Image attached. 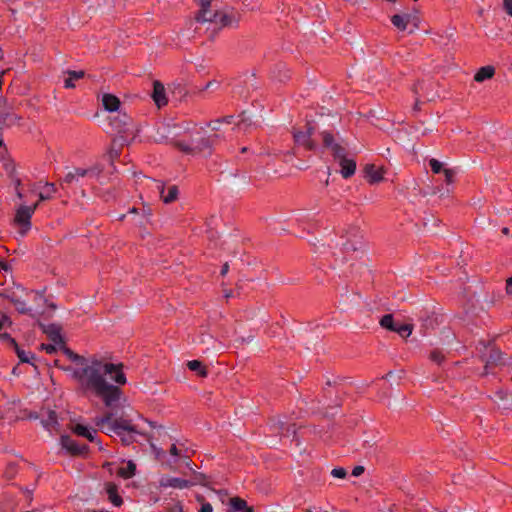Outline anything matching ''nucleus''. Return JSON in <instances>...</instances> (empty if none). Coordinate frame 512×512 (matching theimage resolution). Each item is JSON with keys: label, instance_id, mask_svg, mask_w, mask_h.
<instances>
[{"label": "nucleus", "instance_id": "1", "mask_svg": "<svg viewBox=\"0 0 512 512\" xmlns=\"http://www.w3.org/2000/svg\"><path fill=\"white\" fill-rule=\"evenodd\" d=\"M122 364H113L102 360L94 359L90 364L73 371V378L77 382V392L82 396H95L102 400L108 408L118 405L123 391L120 387L109 384L106 376L109 374L112 379L120 385L126 383V376Z\"/></svg>", "mask_w": 512, "mask_h": 512}, {"label": "nucleus", "instance_id": "2", "mask_svg": "<svg viewBox=\"0 0 512 512\" xmlns=\"http://www.w3.org/2000/svg\"><path fill=\"white\" fill-rule=\"evenodd\" d=\"M102 424H109L110 430L119 436H122V432L135 433L136 426L132 424L131 420L123 417L113 419V414L107 412L101 419Z\"/></svg>", "mask_w": 512, "mask_h": 512}, {"label": "nucleus", "instance_id": "3", "mask_svg": "<svg viewBox=\"0 0 512 512\" xmlns=\"http://www.w3.org/2000/svg\"><path fill=\"white\" fill-rule=\"evenodd\" d=\"M39 202H36L32 206H20L16 210L14 217V224L21 227L20 233L25 234L31 227V218L37 209Z\"/></svg>", "mask_w": 512, "mask_h": 512}, {"label": "nucleus", "instance_id": "4", "mask_svg": "<svg viewBox=\"0 0 512 512\" xmlns=\"http://www.w3.org/2000/svg\"><path fill=\"white\" fill-rule=\"evenodd\" d=\"M305 127V131H294L293 138L295 143L304 147L305 150L313 151L316 149V143L312 139V136L315 132V127L310 121L306 123Z\"/></svg>", "mask_w": 512, "mask_h": 512}, {"label": "nucleus", "instance_id": "5", "mask_svg": "<svg viewBox=\"0 0 512 512\" xmlns=\"http://www.w3.org/2000/svg\"><path fill=\"white\" fill-rule=\"evenodd\" d=\"M61 445L72 457L85 456L89 452L88 445L80 444L68 435L61 436Z\"/></svg>", "mask_w": 512, "mask_h": 512}, {"label": "nucleus", "instance_id": "6", "mask_svg": "<svg viewBox=\"0 0 512 512\" xmlns=\"http://www.w3.org/2000/svg\"><path fill=\"white\" fill-rule=\"evenodd\" d=\"M391 22L399 30L405 31L409 24H412L415 29H418L421 19L417 13L404 15L396 14L391 17Z\"/></svg>", "mask_w": 512, "mask_h": 512}, {"label": "nucleus", "instance_id": "7", "mask_svg": "<svg viewBox=\"0 0 512 512\" xmlns=\"http://www.w3.org/2000/svg\"><path fill=\"white\" fill-rule=\"evenodd\" d=\"M364 173L370 184L378 183L384 178V170L377 168L374 164H367L364 167Z\"/></svg>", "mask_w": 512, "mask_h": 512}, {"label": "nucleus", "instance_id": "8", "mask_svg": "<svg viewBox=\"0 0 512 512\" xmlns=\"http://www.w3.org/2000/svg\"><path fill=\"white\" fill-rule=\"evenodd\" d=\"M152 98L158 107L165 106L168 103L164 85L159 81L153 83Z\"/></svg>", "mask_w": 512, "mask_h": 512}, {"label": "nucleus", "instance_id": "9", "mask_svg": "<svg viewBox=\"0 0 512 512\" xmlns=\"http://www.w3.org/2000/svg\"><path fill=\"white\" fill-rule=\"evenodd\" d=\"M504 364L503 354L497 348H491L485 364V373H489V369Z\"/></svg>", "mask_w": 512, "mask_h": 512}, {"label": "nucleus", "instance_id": "10", "mask_svg": "<svg viewBox=\"0 0 512 512\" xmlns=\"http://www.w3.org/2000/svg\"><path fill=\"white\" fill-rule=\"evenodd\" d=\"M340 166V173L343 178L348 179L355 174L356 161L351 158H342L338 161Z\"/></svg>", "mask_w": 512, "mask_h": 512}, {"label": "nucleus", "instance_id": "11", "mask_svg": "<svg viewBox=\"0 0 512 512\" xmlns=\"http://www.w3.org/2000/svg\"><path fill=\"white\" fill-rule=\"evenodd\" d=\"M158 188L160 190V197L164 203L168 204V203H172L177 200L179 190L176 185L169 186L167 193H165L164 183L160 182V185H158Z\"/></svg>", "mask_w": 512, "mask_h": 512}, {"label": "nucleus", "instance_id": "12", "mask_svg": "<svg viewBox=\"0 0 512 512\" xmlns=\"http://www.w3.org/2000/svg\"><path fill=\"white\" fill-rule=\"evenodd\" d=\"M106 493L109 501L116 507H120L123 504V499L119 495L118 486L114 482H108L105 485Z\"/></svg>", "mask_w": 512, "mask_h": 512}, {"label": "nucleus", "instance_id": "13", "mask_svg": "<svg viewBox=\"0 0 512 512\" xmlns=\"http://www.w3.org/2000/svg\"><path fill=\"white\" fill-rule=\"evenodd\" d=\"M198 1H199L200 9L197 12V14L195 15V20L197 22H205L209 18V15L213 14L210 11V6H211L212 0H198Z\"/></svg>", "mask_w": 512, "mask_h": 512}, {"label": "nucleus", "instance_id": "14", "mask_svg": "<svg viewBox=\"0 0 512 512\" xmlns=\"http://www.w3.org/2000/svg\"><path fill=\"white\" fill-rule=\"evenodd\" d=\"M44 333L47 334L48 338L54 343H64L61 328L56 324H50L44 328Z\"/></svg>", "mask_w": 512, "mask_h": 512}, {"label": "nucleus", "instance_id": "15", "mask_svg": "<svg viewBox=\"0 0 512 512\" xmlns=\"http://www.w3.org/2000/svg\"><path fill=\"white\" fill-rule=\"evenodd\" d=\"M207 21L219 24L221 27L229 26L232 23V19L229 15L218 11L214 12L213 14H210Z\"/></svg>", "mask_w": 512, "mask_h": 512}, {"label": "nucleus", "instance_id": "16", "mask_svg": "<svg viewBox=\"0 0 512 512\" xmlns=\"http://www.w3.org/2000/svg\"><path fill=\"white\" fill-rule=\"evenodd\" d=\"M102 102L104 108L110 112L117 111L121 104L119 98L113 94H105Z\"/></svg>", "mask_w": 512, "mask_h": 512}, {"label": "nucleus", "instance_id": "17", "mask_svg": "<svg viewBox=\"0 0 512 512\" xmlns=\"http://www.w3.org/2000/svg\"><path fill=\"white\" fill-rule=\"evenodd\" d=\"M495 74V68L491 65L483 66L474 75L476 82H483L487 79H491Z\"/></svg>", "mask_w": 512, "mask_h": 512}, {"label": "nucleus", "instance_id": "18", "mask_svg": "<svg viewBox=\"0 0 512 512\" xmlns=\"http://www.w3.org/2000/svg\"><path fill=\"white\" fill-rule=\"evenodd\" d=\"M230 505L235 511L254 512L253 507L248 506L244 499L237 496L230 499Z\"/></svg>", "mask_w": 512, "mask_h": 512}, {"label": "nucleus", "instance_id": "19", "mask_svg": "<svg viewBox=\"0 0 512 512\" xmlns=\"http://www.w3.org/2000/svg\"><path fill=\"white\" fill-rule=\"evenodd\" d=\"M42 424L49 431L57 430L59 424L56 412L53 410H49L47 413V417L42 419Z\"/></svg>", "mask_w": 512, "mask_h": 512}, {"label": "nucleus", "instance_id": "20", "mask_svg": "<svg viewBox=\"0 0 512 512\" xmlns=\"http://www.w3.org/2000/svg\"><path fill=\"white\" fill-rule=\"evenodd\" d=\"M6 298L14 305L18 312L28 314L31 311V309L27 307V304L17 298L14 293L12 295H7Z\"/></svg>", "mask_w": 512, "mask_h": 512}, {"label": "nucleus", "instance_id": "21", "mask_svg": "<svg viewBox=\"0 0 512 512\" xmlns=\"http://www.w3.org/2000/svg\"><path fill=\"white\" fill-rule=\"evenodd\" d=\"M136 465L132 461H128L125 467L117 470V475L123 479H130L135 475Z\"/></svg>", "mask_w": 512, "mask_h": 512}, {"label": "nucleus", "instance_id": "22", "mask_svg": "<svg viewBox=\"0 0 512 512\" xmlns=\"http://www.w3.org/2000/svg\"><path fill=\"white\" fill-rule=\"evenodd\" d=\"M187 367L191 371H196L200 377H206L208 370L205 365L199 360H191L187 362Z\"/></svg>", "mask_w": 512, "mask_h": 512}, {"label": "nucleus", "instance_id": "23", "mask_svg": "<svg viewBox=\"0 0 512 512\" xmlns=\"http://www.w3.org/2000/svg\"><path fill=\"white\" fill-rule=\"evenodd\" d=\"M67 74H68V78L65 79V88H74L75 87L74 81L82 79L85 76V72L83 70H80V71L69 70L67 72Z\"/></svg>", "mask_w": 512, "mask_h": 512}, {"label": "nucleus", "instance_id": "24", "mask_svg": "<svg viewBox=\"0 0 512 512\" xmlns=\"http://www.w3.org/2000/svg\"><path fill=\"white\" fill-rule=\"evenodd\" d=\"M72 431L76 435L84 437V438H86L90 442H94L95 441V438H94L93 434L90 432V430L86 426H84L82 424H76L72 428Z\"/></svg>", "mask_w": 512, "mask_h": 512}, {"label": "nucleus", "instance_id": "25", "mask_svg": "<svg viewBox=\"0 0 512 512\" xmlns=\"http://www.w3.org/2000/svg\"><path fill=\"white\" fill-rule=\"evenodd\" d=\"M45 191L39 193V201H45L50 200L53 195L57 192V188L54 183H46L45 184Z\"/></svg>", "mask_w": 512, "mask_h": 512}, {"label": "nucleus", "instance_id": "26", "mask_svg": "<svg viewBox=\"0 0 512 512\" xmlns=\"http://www.w3.org/2000/svg\"><path fill=\"white\" fill-rule=\"evenodd\" d=\"M412 330H413V325L402 323V324H396L393 332L398 333L403 338H407L411 335Z\"/></svg>", "mask_w": 512, "mask_h": 512}, {"label": "nucleus", "instance_id": "27", "mask_svg": "<svg viewBox=\"0 0 512 512\" xmlns=\"http://www.w3.org/2000/svg\"><path fill=\"white\" fill-rule=\"evenodd\" d=\"M167 485L173 488L184 489L190 487V481L182 478H171L168 480Z\"/></svg>", "mask_w": 512, "mask_h": 512}, {"label": "nucleus", "instance_id": "28", "mask_svg": "<svg viewBox=\"0 0 512 512\" xmlns=\"http://www.w3.org/2000/svg\"><path fill=\"white\" fill-rule=\"evenodd\" d=\"M380 325L387 329V330H390L393 332L395 326H396V323L394 322V318H393V315L392 314H386L384 315L381 320H380Z\"/></svg>", "mask_w": 512, "mask_h": 512}, {"label": "nucleus", "instance_id": "29", "mask_svg": "<svg viewBox=\"0 0 512 512\" xmlns=\"http://www.w3.org/2000/svg\"><path fill=\"white\" fill-rule=\"evenodd\" d=\"M332 155L334 159L341 160L342 158H346V150L343 146L336 143L331 147Z\"/></svg>", "mask_w": 512, "mask_h": 512}, {"label": "nucleus", "instance_id": "30", "mask_svg": "<svg viewBox=\"0 0 512 512\" xmlns=\"http://www.w3.org/2000/svg\"><path fill=\"white\" fill-rule=\"evenodd\" d=\"M172 145L179 151L186 154H193L195 152V149L192 148L189 144L185 143L184 141H173Z\"/></svg>", "mask_w": 512, "mask_h": 512}, {"label": "nucleus", "instance_id": "31", "mask_svg": "<svg viewBox=\"0 0 512 512\" xmlns=\"http://www.w3.org/2000/svg\"><path fill=\"white\" fill-rule=\"evenodd\" d=\"M429 358L431 361L441 365L445 361V355L439 349H434L431 351Z\"/></svg>", "mask_w": 512, "mask_h": 512}, {"label": "nucleus", "instance_id": "32", "mask_svg": "<svg viewBox=\"0 0 512 512\" xmlns=\"http://www.w3.org/2000/svg\"><path fill=\"white\" fill-rule=\"evenodd\" d=\"M321 136H322V141H323V145L324 147H332L334 144H336L334 142V136L332 133L328 132V131H323L321 133Z\"/></svg>", "mask_w": 512, "mask_h": 512}, {"label": "nucleus", "instance_id": "33", "mask_svg": "<svg viewBox=\"0 0 512 512\" xmlns=\"http://www.w3.org/2000/svg\"><path fill=\"white\" fill-rule=\"evenodd\" d=\"M13 348H14V350H15V352H16L19 360H20V362H22V363H30V358L28 357V354L24 350H22L18 346L17 343H16V346H13Z\"/></svg>", "mask_w": 512, "mask_h": 512}, {"label": "nucleus", "instance_id": "34", "mask_svg": "<svg viewBox=\"0 0 512 512\" xmlns=\"http://www.w3.org/2000/svg\"><path fill=\"white\" fill-rule=\"evenodd\" d=\"M429 166L434 174H438L443 171L442 163L435 158L429 160Z\"/></svg>", "mask_w": 512, "mask_h": 512}, {"label": "nucleus", "instance_id": "35", "mask_svg": "<svg viewBox=\"0 0 512 512\" xmlns=\"http://www.w3.org/2000/svg\"><path fill=\"white\" fill-rule=\"evenodd\" d=\"M64 352L68 355V357L74 362H85V358L74 353L71 349L64 347Z\"/></svg>", "mask_w": 512, "mask_h": 512}, {"label": "nucleus", "instance_id": "36", "mask_svg": "<svg viewBox=\"0 0 512 512\" xmlns=\"http://www.w3.org/2000/svg\"><path fill=\"white\" fill-rule=\"evenodd\" d=\"M443 174L445 176V182L447 184H452L454 182V178H455V171L453 169H450V168H445L443 169Z\"/></svg>", "mask_w": 512, "mask_h": 512}, {"label": "nucleus", "instance_id": "37", "mask_svg": "<svg viewBox=\"0 0 512 512\" xmlns=\"http://www.w3.org/2000/svg\"><path fill=\"white\" fill-rule=\"evenodd\" d=\"M17 472V466L15 464H8L5 469V476L7 479H12Z\"/></svg>", "mask_w": 512, "mask_h": 512}, {"label": "nucleus", "instance_id": "38", "mask_svg": "<svg viewBox=\"0 0 512 512\" xmlns=\"http://www.w3.org/2000/svg\"><path fill=\"white\" fill-rule=\"evenodd\" d=\"M331 475L336 478H345L347 475V471L343 467L334 468L331 471Z\"/></svg>", "mask_w": 512, "mask_h": 512}, {"label": "nucleus", "instance_id": "39", "mask_svg": "<svg viewBox=\"0 0 512 512\" xmlns=\"http://www.w3.org/2000/svg\"><path fill=\"white\" fill-rule=\"evenodd\" d=\"M197 500L202 502V505H201V508H200L199 512H212L213 511L211 504L207 503V502H204V497L203 496H198Z\"/></svg>", "mask_w": 512, "mask_h": 512}, {"label": "nucleus", "instance_id": "40", "mask_svg": "<svg viewBox=\"0 0 512 512\" xmlns=\"http://www.w3.org/2000/svg\"><path fill=\"white\" fill-rule=\"evenodd\" d=\"M75 180H77V176L75 172H69L65 175V177L62 180V183H65L67 185L72 184Z\"/></svg>", "mask_w": 512, "mask_h": 512}, {"label": "nucleus", "instance_id": "41", "mask_svg": "<svg viewBox=\"0 0 512 512\" xmlns=\"http://www.w3.org/2000/svg\"><path fill=\"white\" fill-rule=\"evenodd\" d=\"M40 349L45 351L46 353L48 354H54L56 352V347L55 345L53 344H45V343H42L40 345Z\"/></svg>", "mask_w": 512, "mask_h": 512}, {"label": "nucleus", "instance_id": "42", "mask_svg": "<svg viewBox=\"0 0 512 512\" xmlns=\"http://www.w3.org/2000/svg\"><path fill=\"white\" fill-rule=\"evenodd\" d=\"M12 325V321L10 320V318L3 314L1 316V319H0V331L3 329L4 326H11Z\"/></svg>", "mask_w": 512, "mask_h": 512}, {"label": "nucleus", "instance_id": "43", "mask_svg": "<svg viewBox=\"0 0 512 512\" xmlns=\"http://www.w3.org/2000/svg\"><path fill=\"white\" fill-rule=\"evenodd\" d=\"M77 178L78 177H85L89 175L92 170L91 169H84V168H76L75 171Z\"/></svg>", "mask_w": 512, "mask_h": 512}, {"label": "nucleus", "instance_id": "44", "mask_svg": "<svg viewBox=\"0 0 512 512\" xmlns=\"http://www.w3.org/2000/svg\"><path fill=\"white\" fill-rule=\"evenodd\" d=\"M0 338H1V339H3V340H5V341H7V342H8L9 344H11L12 346H16V343H17V342H16V340H15L13 337H11V335H10V334H8V333H2V334H0Z\"/></svg>", "mask_w": 512, "mask_h": 512}, {"label": "nucleus", "instance_id": "45", "mask_svg": "<svg viewBox=\"0 0 512 512\" xmlns=\"http://www.w3.org/2000/svg\"><path fill=\"white\" fill-rule=\"evenodd\" d=\"M503 6L506 13L512 16V0H503Z\"/></svg>", "mask_w": 512, "mask_h": 512}, {"label": "nucleus", "instance_id": "46", "mask_svg": "<svg viewBox=\"0 0 512 512\" xmlns=\"http://www.w3.org/2000/svg\"><path fill=\"white\" fill-rule=\"evenodd\" d=\"M194 454V450L192 449H189V448H184V449H181V457H184V458H191Z\"/></svg>", "mask_w": 512, "mask_h": 512}, {"label": "nucleus", "instance_id": "47", "mask_svg": "<svg viewBox=\"0 0 512 512\" xmlns=\"http://www.w3.org/2000/svg\"><path fill=\"white\" fill-rule=\"evenodd\" d=\"M169 452L171 455L173 456H180L181 457V449H179L176 444H172L170 449H169Z\"/></svg>", "mask_w": 512, "mask_h": 512}, {"label": "nucleus", "instance_id": "48", "mask_svg": "<svg viewBox=\"0 0 512 512\" xmlns=\"http://www.w3.org/2000/svg\"><path fill=\"white\" fill-rule=\"evenodd\" d=\"M364 470L363 466H355L352 470V475L358 477L364 473Z\"/></svg>", "mask_w": 512, "mask_h": 512}, {"label": "nucleus", "instance_id": "49", "mask_svg": "<svg viewBox=\"0 0 512 512\" xmlns=\"http://www.w3.org/2000/svg\"><path fill=\"white\" fill-rule=\"evenodd\" d=\"M506 291L508 294H512V276L506 280Z\"/></svg>", "mask_w": 512, "mask_h": 512}, {"label": "nucleus", "instance_id": "50", "mask_svg": "<svg viewBox=\"0 0 512 512\" xmlns=\"http://www.w3.org/2000/svg\"><path fill=\"white\" fill-rule=\"evenodd\" d=\"M11 69L8 68V69H4V70H1L0 71V90L2 89V86H3V77L10 71Z\"/></svg>", "mask_w": 512, "mask_h": 512}, {"label": "nucleus", "instance_id": "51", "mask_svg": "<svg viewBox=\"0 0 512 512\" xmlns=\"http://www.w3.org/2000/svg\"><path fill=\"white\" fill-rule=\"evenodd\" d=\"M121 440H122V442L124 444L129 445L130 443L133 442V437L131 435H129L127 437L126 436H122Z\"/></svg>", "mask_w": 512, "mask_h": 512}, {"label": "nucleus", "instance_id": "52", "mask_svg": "<svg viewBox=\"0 0 512 512\" xmlns=\"http://www.w3.org/2000/svg\"><path fill=\"white\" fill-rule=\"evenodd\" d=\"M229 271V264L226 262L223 266H222V269H221V276H225Z\"/></svg>", "mask_w": 512, "mask_h": 512}, {"label": "nucleus", "instance_id": "53", "mask_svg": "<svg viewBox=\"0 0 512 512\" xmlns=\"http://www.w3.org/2000/svg\"><path fill=\"white\" fill-rule=\"evenodd\" d=\"M233 116H228V117H224L223 119H218L216 122H227V123H231V120H232Z\"/></svg>", "mask_w": 512, "mask_h": 512}, {"label": "nucleus", "instance_id": "54", "mask_svg": "<svg viewBox=\"0 0 512 512\" xmlns=\"http://www.w3.org/2000/svg\"><path fill=\"white\" fill-rule=\"evenodd\" d=\"M413 110L414 111H420L421 110V105H420V102L418 100L415 102Z\"/></svg>", "mask_w": 512, "mask_h": 512}, {"label": "nucleus", "instance_id": "55", "mask_svg": "<svg viewBox=\"0 0 512 512\" xmlns=\"http://www.w3.org/2000/svg\"><path fill=\"white\" fill-rule=\"evenodd\" d=\"M129 213H132V214H138L139 213V209L136 208V207H133L129 210Z\"/></svg>", "mask_w": 512, "mask_h": 512}, {"label": "nucleus", "instance_id": "56", "mask_svg": "<svg viewBox=\"0 0 512 512\" xmlns=\"http://www.w3.org/2000/svg\"><path fill=\"white\" fill-rule=\"evenodd\" d=\"M509 232H510V230H509V228H508V227H504V228H502V233H503L504 235H509Z\"/></svg>", "mask_w": 512, "mask_h": 512}, {"label": "nucleus", "instance_id": "57", "mask_svg": "<svg viewBox=\"0 0 512 512\" xmlns=\"http://www.w3.org/2000/svg\"><path fill=\"white\" fill-rule=\"evenodd\" d=\"M0 267H2L5 270L7 269L6 264L4 262H1V261H0Z\"/></svg>", "mask_w": 512, "mask_h": 512}, {"label": "nucleus", "instance_id": "58", "mask_svg": "<svg viewBox=\"0 0 512 512\" xmlns=\"http://www.w3.org/2000/svg\"><path fill=\"white\" fill-rule=\"evenodd\" d=\"M143 211H144V213H145L146 215H150V214H151V210H150V209H148V210H145V209H144Z\"/></svg>", "mask_w": 512, "mask_h": 512}, {"label": "nucleus", "instance_id": "59", "mask_svg": "<svg viewBox=\"0 0 512 512\" xmlns=\"http://www.w3.org/2000/svg\"><path fill=\"white\" fill-rule=\"evenodd\" d=\"M203 142L205 143V146H209V140L208 139H203Z\"/></svg>", "mask_w": 512, "mask_h": 512}, {"label": "nucleus", "instance_id": "60", "mask_svg": "<svg viewBox=\"0 0 512 512\" xmlns=\"http://www.w3.org/2000/svg\"><path fill=\"white\" fill-rule=\"evenodd\" d=\"M17 196H18L20 199H22V197H23V195H22V193H21L20 191H17Z\"/></svg>", "mask_w": 512, "mask_h": 512}, {"label": "nucleus", "instance_id": "61", "mask_svg": "<svg viewBox=\"0 0 512 512\" xmlns=\"http://www.w3.org/2000/svg\"><path fill=\"white\" fill-rule=\"evenodd\" d=\"M124 218H125V215H121V216L119 217V221H123V220H124Z\"/></svg>", "mask_w": 512, "mask_h": 512}, {"label": "nucleus", "instance_id": "62", "mask_svg": "<svg viewBox=\"0 0 512 512\" xmlns=\"http://www.w3.org/2000/svg\"><path fill=\"white\" fill-rule=\"evenodd\" d=\"M2 145V142L0 141V146Z\"/></svg>", "mask_w": 512, "mask_h": 512}]
</instances>
